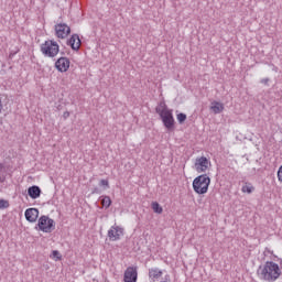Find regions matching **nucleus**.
Here are the masks:
<instances>
[{
	"instance_id": "obj_28",
	"label": "nucleus",
	"mask_w": 282,
	"mask_h": 282,
	"mask_svg": "<svg viewBox=\"0 0 282 282\" xmlns=\"http://www.w3.org/2000/svg\"><path fill=\"white\" fill-rule=\"evenodd\" d=\"M264 83H268V79H265Z\"/></svg>"
},
{
	"instance_id": "obj_27",
	"label": "nucleus",
	"mask_w": 282,
	"mask_h": 282,
	"mask_svg": "<svg viewBox=\"0 0 282 282\" xmlns=\"http://www.w3.org/2000/svg\"><path fill=\"white\" fill-rule=\"evenodd\" d=\"M198 177H204V175H199Z\"/></svg>"
},
{
	"instance_id": "obj_20",
	"label": "nucleus",
	"mask_w": 282,
	"mask_h": 282,
	"mask_svg": "<svg viewBox=\"0 0 282 282\" xmlns=\"http://www.w3.org/2000/svg\"><path fill=\"white\" fill-rule=\"evenodd\" d=\"M176 119H177V121L182 124V122H185L186 121V115H184V113H178L177 116H176Z\"/></svg>"
},
{
	"instance_id": "obj_5",
	"label": "nucleus",
	"mask_w": 282,
	"mask_h": 282,
	"mask_svg": "<svg viewBox=\"0 0 282 282\" xmlns=\"http://www.w3.org/2000/svg\"><path fill=\"white\" fill-rule=\"evenodd\" d=\"M37 226L42 232H52L55 228L54 219L48 216H41L39 218Z\"/></svg>"
},
{
	"instance_id": "obj_11",
	"label": "nucleus",
	"mask_w": 282,
	"mask_h": 282,
	"mask_svg": "<svg viewBox=\"0 0 282 282\" xmlns=\"http://www.w3.org/2000/svg\"><path fill=\"white\" fill-rule=\"evenodd\" d=\"M162 274H164V272L161 269L150 268L148 276H149L150 281L155 282V281H160V279H162Z\"/></svg>"
},
{
	"instance_id": "obj_3",
	"label": "nucleus",
	"mask_w": 282,
	"mask_h": 282,
	"mask_svg": "<svg viewBox=\"0 0 282 282\" xmlns=\"http://www.w3.org/2000/svg\"><path fill=\"white\" fill-rule=\"evenodd\" d=\"M41 52L47 58H54L58 56V52H61V46H58V43L56 41L48 40L41 44Z\"/></svg>"
},
{
	"instance_id": "obj_21",
	"label": "nucleus",
	"mask_w": 282,
	"mask_h": 282,
	"mask_svg": "<svg viewBox=\"0 0 282 282\" xmlns=\"http://www.w3.org/2000/svg\"><path fill=\"white\" fill-rule=\"evenodd\" d=\"M0 208H10V202L0 199Z\"/></svg>"
},
{
	"instance_id": "obj_10",
	"label": "nucleus",
	"mask_w": 282,
	"mask_h": 282,
	"mask_svg": "<svg viewBox=\"0 0 282 282\" xmlns=\"http://www.w3.org/2000/svg\"><path fill=\"white\" fill-rule=\"evenodd\" d=\"M122 235H124V229L119 226H112L108 231V237L110 241L120 240V237H122Z\"/></svg>"
},
{
	"instance_id": "obj_26",
	"label": "nucleus",
	"mask_w": 282,
	"mask_h": 282,
	"mask_svg": "<svg viewBox=\"0 0 282 282\" xmlns=\"http://www.w3.org/2000/svg\"><path fill=\"white\" fill-rule=\"evenodd\" d=\"M279 182H282V177H279Z\"/></svg>"
},
{
	"instance_id": "obj_25",
	"label": "nucleus",
	"mask_w": 282,
	"mask_h": 282,
	"mask_svg": "<svg viewBox=\"0 0 282 282\" xmlns=\"http://www.w3.org/2000/svg\"><path fill=\"white\" fill-rule=\"evenodd\" d=\"M2 109H3V105L1 104V100H0V113H1Z\"/></svg>"
},
{
	"instance_id": "obj_7",
	"label": "nucleus",
	"mask_w": 282,
	"mask_h": 282,
	"mask_svg": "<svg viewBox=\"0 0 282 282\" xmlns=\"http://www.w3.org/2000/svg\"><path fill=\"white\" fill-rule=\"evenodd\" d=\"M123 282H138V267H128L126 269Z\"/></svg>"
},
{
	"instance_id": "obj_13",
	"label": "nucleus",
	"mask_w": 282,
	"mask_h": 282,
	"mask_svg": "<svg viewBox=\"0 0 282 282\" xmlns=\"http://www.w3.org/2000/svg\"><path fill=\"white\" fill-rule=\"evenodd\" d=\"M41 187L37 185H33L28 188V195L31 197V199H39V197H41Z\"/></svg>"
},
{
	"instance_id": "obj_22",
	"label": "nucleus",
	"mask_w": 282,
	"mask_h": 282,
	"mask_svg": "<svg viewBox=\"0 0 282 282\" xmlns=\"http://www.w3.org/2000/svg\"><path fill=\"white\" fill-rule=\"evenodd\" d=\"M52 257H53V259H56V261H61V259H62L61 252H58V250H54L52 252Z\"/></svg>"
},
{
	"instance_id": "obj_18",
	"label": "nucleus",
	"mask_w": 282,
	"mask_h": 282,
	"mask_svg": "<svg viewBox=\"0 0 282 282\" xmlns=\"http://www.w3.org/2000/svg\"><path fill=\"white\" fill-rule=\"evenodd\" d=\"M101 206H104V208H109V206H111V197L101 196Z\"/></svg>"
},
{
	"instance_id": "obj_24",
	"label": "nucleus",
	"mask_w": 282,
	"mask_h": 282,
	"mask_svg": "<svg viewBox=\"0 0 282 282\" xmlns=\"http://www.w3.org/2000/svg\"><path fill=\"white\" fill-rule=\"evenodd\" d=\"M63 118H64V120H67V118H69V111H65L63 113Z\"/></svg>"
},
{
	"instance_id": "obj_17",
	"label": "nucleus",
	"mask_w": 282,
	"mask_h": 282,
	"mask_svg": "<svg viewBox=\"0 0 282 282\" xmlns=\"http://www.w3.org/2000/svg\"><path fill=\"white\" fill-rule=\"evenodd\" d=\"M151 208L153 213H156L158 215H162V213L164 212V209L160 206V203L158 202H153Z\"/></svg>"
},
{
	"instance_id": "obj_12",
	"label": "nucleus",
	"mask_w": 282,
	"mask_h": 282,
	"mask_svg": "<svg viewBox=\"0 0 282 282\" xmlns=\"http://www.w3.org/2000/svg\"><path fill=\"white\" fill-rule=\"evenodd\" d=\"M26 221L34 224L39 219V210L36 208H29L24 213Z\"/></svg>"
},
{
	"instance_id": "obj_16",
	"label": "nucleus",
	"mask_w": 282,
	"mask_h": 282,
	"mask_svg": "<svg viewBox=\"0 0 282 282\" xmlns=\"http://www.w3.org/2000/svg\"><path fill=\"white\" fill-rule=\"evenodd\" d=\"M241 191L242 193H248L250 195V193H254V186H252L251 183L246 182Z\"/></svg>"
},
{
	"instance_id": "obj_23",
	"label": "nucleus",
	"mask_w": 282,
	"mask_h": 282,
	"mask_svg": "<svg viewBox=\"0 0 282 282\" xmlns=\"http://www.w3.org/2000/svg\"><path fill=\"white\" fill-rule=\"evenodd\" d=\"M91 193L93 195H100L102 193V189L95 187Z\"/></svg>"
},
{
	"instance_id": "obj_9",
	"label": "nucleus",
	"mask_w": 282,
	"mask_h": 282,
	"mask_svg": "<svg viewBox=\"0 0 282 282\" xmlns=\"http://www.w3.org/2000/svg\"><path fill=\"white\" fill-rule=\"evenodd\" d=\"M208 166H210V161H208V159L205 156L196 159L195 170L197 173H206V171H208Z\"/></svg>"
},
{
	"instance_id": "obj_8",
	"label": "nucleus",
	"mask_w": 282,
	"mask_h": 282,
	"mask_svg": "<svg viewBox=\"0 0 282 282\" xmlns=\"http://www.w3.org/2000/svg\"><path fill=\"white\" fill-rule=\"evenodd\" d=\"M70 65L72 62L67 57H59L55 62V68L57 69V72H61V74H65V72H68Z\"/></svg>"
},
{
	"instance_id": "obj_15",
	"label": "nucleus",
	"mask_w": 282,
	"mask_h": 282,
	"mask_svg": "<svg viewBox=\"0 0 282 282\" xmlns=\"http://www.w3.org/2000/svg\"><path fill=\"white\" fill-rule=\"evenodd\" d=\"M68 45H70L72 50H80V37L78 36V34L72 35L68 41Z\"/></svg>"
},
{
	"instance_id": "obj_1",
	"label": "nucleus",
	"mask_w": 282,
	"mask_h": 282,
	"mask_svg": "<svg viewBox=\"0 0 282 282\" xmlns=\"http://www.w3.org/2000/svg\"><path fill=\"white\" fill-rule=\"evenodd\" d=\"M258 274H260L263 281L274 282L281 276V267L276 262L267 261L264 265L259 267Z\"/></svg>"
},
{
	"instance_id": "obj_2",
	"label": "nucleus",
	"mask_w": 282,
	"mask_h": 282,
	"mask_svg": "<svg viewBox=\"0 0 282 282\" xmlns=\"http://www.w3.org/2000/svg\"><path fill=\"white\" fill-rule=\"evenodd\" d=\"M156 113H159L165 129L169 131H173V128L175 127V118H173V110L169 109L166 104L161 102L156 109Z\"/></svg>"
},
{
	"instance_id": "obj_4",
	"label": "nucleus",
	"mask_w": 282,
	"mask_h": 282,
	"mask_svg": "<svg viewBox=\"0 0 282 282\" xmlns=\"http://www.w3.org/2000/svg\"><path fill=\"white\" fill-rule=\"evenodd\" d=\"M208 186H210V177H195L193 181V188L198 195L208 193Z\"/></svg>"
},
{
	"instance_id": "obj_6",
	"label": "nucleus",
	"mask_w": 282,
	"mask_h": 282,
	"mask_svg": "<svg viewBox=\"0 0 282 282\" xmlns=\"http://www.w3.org/2000/svg\"><path fill=\"white\" fill-rule=\"evenodd\" d=\"M55 30V36L57 39H67L69 34H72V28L67 25L66 23H58L54 28Z\"/></svg>"
},
{
	"instance_id": "obj_19",
	"label": "nucleus",
	"mask_w": 282,
	"mask_h": 282,
	"mask_svg": "<svg viewBox=\"0 0 282 282\" xmlns=\"http://www.w3.org/2000/svg\"><path fill=\"white\" fill-rule=\"evenodd\" d=\"M99 186L102 188V191H107V188H109V181L108 180H101L99 182Z\"/></svg>"
},
{
	"instance_id": "obj_14",
	"label": "nucleus",
	"mask_w": 282,
	"mask_h": 282,
	"mask_svg": "<svg viewBox=\"0 0 282 282\" xmlns=\"http://www.w3.org/2000/svg\"><path fill=\"white\" fill-rule=\"evenodd\" d=\"M212 113H221L225 109L224 104L220 101H212L210 107H209Z\"/></svg>"
}]
</instances>
